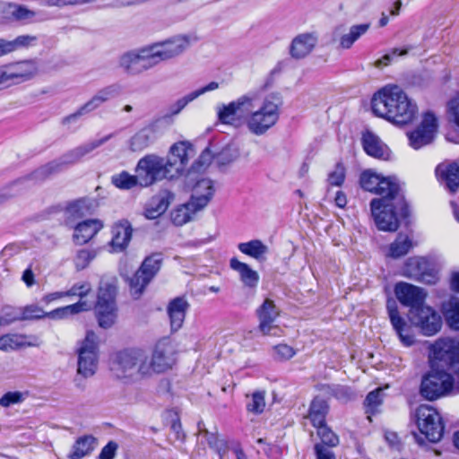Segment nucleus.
Instances as JSON below:
<instances>
[{
  "mask_svg": "<svg viewBox=\"0 0 459 459\" xmlns=\"http://www.w3.org/2000/svg\"><path fill=\"white\" fill-rule=\"evenodd\" d=\"M201 95V89L195 90L183 98L177 100L169 108V115L176 116L190 102L196 100Z\"/></svg>",
  "mask_w": 459,
  "mask_h": 459,
  "instance_id": "3c124183",
  "label": "nucleus"
},
{
  "mask_svg": "<svg viewBox=\"0 0 459 459\" xmlns=\"http://www.w3.org/2000/svg\"><path fill=\"white\" fill-rule=\"evenodd\" d=\"M362 144L365 152L375 158L385 159L388 156V148L374 134L367 132L362 136Z\"/></svg>",
  "mask_w": 459,
  "mask_h": 459,
  "instance_id": "72a5a7b5",
  "label": "nucleus"
},
{
  "mask_svg": "<svg viewBox=\"0 0 459 459\" xmlns=\"http://www.w3.org/2000/svg\"><path fill=\"white\" fill-rule=\"evenodd\" d=\"M317 429V436L320 437L321 442L319 444H323L325 447H334L339 444L338 436L333 433L326 424L316 427Z\"/></svg>",
  "mask_w": 459,
  "mask_h": 459,
  "instance_id": "09e8293b",
  "label": "nucleus"
},
{
  "mask_svg": "<svg viewBox=\"0 0 459 459\" xmlns=\"http://www.w3.org/2000/svg\"><path fill=\"white\" fill-rule=\"evenodd\" d=\"M83 202L76 201L69 204L65 211L67 223L73 222L75 219L81 218L84 215L82 212Z\"/></svg>",
  "mask_w": 459,
  "mask_h": 459,
  "instance_id": "680f3d73",
  "label": "nucleus"
},
{
  "mask_svg": "<svg viewBox=\"0 0 459 459\" xmlns=\"http://www.w3.org/2000/svg\"><path fill=\"white\" fill-rule=\"evenodd\" d=\"M371 109L377 117L397 126L411 123L418 114L416 102L395 84L386 85L373 95Z\"/></svg>",
  "mask_w": 459,
  "mask_h": 459,
  "instance_id": "f03ea898",
  "label": "nucleus"
},
{
  "mask_svg": "<svg viewBox=\"0 0 459 459\" xmlns=\"http://www.w3.org/2000/svg\"><path fill=\"white\" fill-rule=\"evenodd\" d=\"M4 17L7 19L21 22H29L34 18L36 13L23 5L8 4L4 9Z\"/></svg>",
  "mask_w": 459,
  "mask_h": 459,
  "instance_id": "a19ab883",
  "label": "nucleus"
},
{
  "mask_svg": "<svg viewBox=\"0 0 459 459\" xmlns=\"http://www.w3.org/2000/svg\"><path fill=\"white\" fill-rule=\"evenodd\" d=\"M314 451L316 459H336L335 454L323 444H316Z\"/></svg>",
  "mask_w": 459,
  "mask_h": 459,
  "instance_id": "774afa93",
  "label": "nucleus"
},
{
  "mask_svg": "<svg viewBox=\"0 0 459 459\" xmlns=\"http://www.w3.org/2000/svg\"><path fill=\"white\" fill-rule=\"evenodd\" d=\"M317 42L318 36L316 32L300 33L291 40L290 55L294 59H303L314 50Z\"/></svg>",
  "mask_w": 459,
  "mask_h": 459,
  "instance_id": "a878e982",
  "label": "nucleus"
},
{
  "mask_svg": "<svg viewBox=\"0 0 459 459\" xmlns=\"http://www.w3.org/2000/svg\"><path fill=\"white\" fill-rule=\"evenodd\" d=\"M403 274L411 279L433 284L437 281V275L429 261L424 257H410L404 266Z\"/></svg>",
  "mask_w": 459,
  "mask_h": 459,
  "instance_id": "aec40b11",
  "label": "nucleus"
},
{
  "mask_svg": "<svg viewBox=\"0 0 459 459\" xmlns=\"http://www.w3.org/2000/svg\"><path fill=\"white\" fill-rule=\"evenodd\" d=\"M156 140V131L153 126H148L142 128L134 134L130 141V149L133 152H142Z\"/></svg>",
  "mask_w": 459,
  "mask_h": 459,
  "instance_id": "473e14b6",
  "label": "nucleus"
},
{
  "mask_svg": "<svg viewBox=\"0 0 459 459\" xmlns=\"http://www.w3.org/2000/svg\"><path fill=\"white\" fill-rule=\"evenodd\" d=\"M37 338L20 333H6L0 337V351H11L24 347L35 346Z\"/></svg>",
  "mask_w": 459,
  "mask_h": 459,
  "instance_id": "7c9ffc66",
  "label": "nucleus"
},
{
  "mask_svg": "<svg viewBox=\"0 0 459 459\" xmlns=\"http://www.w3.org/2000/svg\"><path fill=\"white\" fill-rule=\"evenodd\" d=\"M447 119L453 125L455 131L459 134V95L447 103Z\"/></svg>",
  "mask_w": 459,
  "mask_h": 459,
  "instance_id": "864d4df0",
  "label": "nucleus"
},
{
  "mask_svg": "<svg viewBox=\"0 0 459 459\" xmlns=\"http://www.w3.org/2000/svg\"><path fill=\"white\" fill-rule=\"evenodd\" d=\"M104 227L103 222L98 219H90L77 223L74 229L73 238L78 245L88 243Z\"/></svg>",
  "mask_w": 459,
  "mask_h": 459,
  "instance_id": "bb28decb",
  "label": "nucleus"
},
{
  "mask_svg": "<svg viewBox=\"0 0 459 459\" xmlns=\"http://www.w3.org/2000/svg\"><path fill=\"white\" fill-rule=\"evenodd\" d=\"M238 249L244 255H247L257 261L264 258L268 252V247L259 239H253L248 242H242L238 245Z\"/></svg>",
  "mask_w": 459,
  "mask_h": 459,
  "instance_id": "58836bf2",
  "label": "nucleus"
},
{
  "mask_svg": "<svg viewBox=\"0 0 459 459\" xmlns=\"http://www.w3.org/2000/svg\"><path fill=\"white\" fill-rule=\"evenodd\" d=\"M412 247L411 238L403 234H399L395 240L389 246V256L399 258L405 255Z\"/></svg>",
  "mask_w": 459,
  "mask_h": 459,
  "instance_id": "37998d69",
  "label": "nucleus"
},
{
  "mask_svg": "<svg viewBox=\"0 0 459 459\" xmlns=\"http://www.w3.org/2000/svg\"><path fill=\"white\" fill-rule=\"evenodd\" d=\"M431 351L438 364L422 378L421 395L428 400H436L450 393L459 394V375L455 379L450 373L438 368L446 366L451 371L459 372V337L440 338L432 345Z\"/></svg>",
  "mask_w": 459,
  "mask_h": 459,
  "instance_id": "f257e3e1",
  "label": "nucleus"
},
{
  "mask_svg": "<svg viewBox=\"0 0 459 459\" xmlns=\"http://www.w3.org/2000/svg\"><path fill=\"white\" fill-rule=\"evenodd\" d=\"M97 335L89 331L77 350V374L84 378L91 377L98 368Z\"/></svg>",
  "mask_w": 459,
  "mask_h": 459,
  "instance_id": "9b49d317",
  "label": "nucleus"
},
{
  "mask_svg": "<svg viewBox=\"0 0 459 459\" xmlns=\"http://www.w3.org/2000/svg\"><path fill=\"white\" fill-rule=\"evenodd\" d=\"M318 390L324 394L335 397L342 402H347L353 397L351 390L345 385H320Z\"/></svg>",
  "mask_w": 459,
  "mask_h": 459,
  "instance_id": "a18cd8bd",
  "label": "nucleus"
},
{
  "mask_svg": "<svg viewBox=\"0 0 459 459\" xmlns=\"http://www.w3.org/2000/svg\"><path fill=\"white\" fill-rule=\"evenodd\" d=\"M345 179V168L342 163L338 162L334 170L329 173L327 181L330 186H341Z\"/></svg>",
  "mask_w": 459,
  "mask_h": 459,
  "instance_id": "13d9d810",
  "label": "nucleus"
},
{
  "mask_svg": "<svg viewBox=\"0 0 459 459\" xmlns=\"http://www.w3.org/2000/svg\"><path fill=\"white\" fill-rule=\"evenodd\" d=\"M280 315V309L276 307L273 300L265 299L261 306L256 309L258 317V329L264 335H277L279 328L274 325L276 318Z\"/></svg>",
  "mask_w": 459,
  "mask_h": 459,
  "instance_id": "412c9836",
  "label": "nucleus"
},
{
  "mask_svg": "<svg viewBox=\"0 0 459 459\" xmlns=\"http://www.w3.org/2000/svg\"><path fill=\"white\" fill-rule=\"evenodd\" d=\"M161 262L162 259L159 254H153L144 259L129 281L130 293L134 299H138L143 294L146 286L160 271Z\"/></svg>",
  "mask_w": 459,
  "mask_h": 459,
  "instance_id": "f8f14e48",
  "label": "nucleus"
},
{
  "mask_svg": "<svg viewBox=\"0 0 459 459\" xmlns=\"http://www.w3.org/2000/svg\"><path fill=\"white\" fill-rule=\"evenodd\" d=\"M201 209V199L192 197L185 204L178 206L171 213V220L175 225L181 226L190 221Z\"/></svg>",
  "mask_w": 459,
  "mask_h": 459,
  "instance_id": "cd10ccee",
  "label": "nucleus"
},
{
  "mask_svg": "<svg viewBox=\"0 0 459 459\" xmlns=\"http://www.w3.org/2000/svg\"><path fill=\"white\" fill-rule=\"evenodd\" d=\"M118 95V89L114 86H108L99 91L87 103L80 109V113L92 111L99 108L101 104Z\"/></svg>",
  "mask_w": 459,
  "mask_h": 459,
  "instance_id": "c9c22d12",
  "label": "nucleus"
},
{
  "mask_svg": "<svg viewBox=\"0 0 459 459\" xmlns=\"http://www.w3.org/2000/svg\"><path fill=\"white\" fill-rule=\"evenodd\" d=\"M95 438L91 436L79 437L73 446L70 459H82L89 455L94 448Z\"/></svg>",
  "mask_w": 459,
  "mask_h": 459,
  "instance_id": "79ce46f5",
  "label": "nucleus"
},
{
  "mask_svg": "<svg viewBox=\"0 0 459 459\" xmlns=\"http://www.w3.org/2000/svg\"><path fill=\"white\" fill-rule=\"evenodd\" d=\"M23 396L20 392H9L0 398V404L8 407L12 404L19 403L22 401Z\"/></svg>",
  "mask_w": 459,
  "mask_h": 459,
  "instance_id": "338daca9",
  "label": "nucleus"
},
{
  "mask_svg": "<svg viewBox=\"0 0 459 459\" xmlns=\"http://www.w3.org/2000/svg\"><path fill=\"white\" fill-rule=\"evenodd\" d=\"M113 136L112 134H108L99 140H94L90 143H84L81 146H78L73 150H71L69 152H67L63 158H62V164H73L77 161H79L82 157L87 155L88 153L91 152L96 148L101 146L105 143H107L111 137Z\"/></svg>",
  "mask_w": 459,
  "mask_h": 459,
  "instance_id": "c85d7f7f",
  "label": "nucleus"
},
{
  "mask_svg": "<svg viewBox=\"0 0 459 459\" xmlns=\"http://www.w3.org/2000/svg\"><path fill=\"white\" fill-rule=\"evenodd\" d=\"M135 173H138L141 186H150L163 179H176L167 159L156 154H147L141 158Z\"/></svg>",
  "mask_w": 459,
  "mask_h": 459,
  "instance_id": "423d86ee",
  "label": "nucleus"
},
{
  "mask_svg": "<svg viewBox=\"0 0 459 459\" xmlns=\"http://www.w3.org/2000/svg\"><path fill=\"white\" fill-rule=\"evenodd\" d=\"M254 99L243 95L228 104L217 108L218 119L221 124L238 128L247 124V116L253 108Z\"/></svg>",
  "mask_w": 459,
  "mask_h": 459,
  "instance_id": "1a4fd4ad",
  "label": "nucleus"
},
{
  "mask_svg": "<svg viewBox=\"0 0 459 459\" xmlns=\"http://www.w3.org/2000/svg\"><path fill=\"white\" fill-rule=\"evenodd\" d=\"M197 41L198 37L196 35H178L160 44L152 46L151 49L152 50L156 63L158 64L160 61L179 56Z\"/></svg>",
  "mask_w": 459,
  "mask_h": 459,
  "instance_id": "ddd939ff",
  "label": "nucleus"
},
{
  "mask_svg": "<svg viewBox=\"0 0 459 459\" xmlns=\"http://www.w3.org/2000/svg\"><path fill=\"white\" fill-rule=\"evenodd\" d=\"M408 319L411 325L420 329L426 336L436 334L442 326L441 316L425 303L418 308L409 310Z\"/></svg>",
  "mask_w": 459,
  "mask_h": 459,
  "instance_id": "2eb2a0df",
  "label": "nucleus"
},
{
  "mask_svg": "<svg viewBox=\"0 0 459 459\" xmlns=\"http://www.w3.org/2000/svg\"><path fill=\"white\" fill-rule=\"evenodd\" d=\"M116 287L108 284L101 286L99 290L96 313L99 325L102 328L111 327L117 319V308L115 304Z\"/></svg>",
  "mask_w": 459,
  "mask_h": 459,
  "instance_id": "4468645a",
  "label": "nucleus"
},
{
  "mask_svg": "<svg viewBox=\"0 0 459 459\" xmlns=\"http://www.w3.org/2000/svg\"><path fill=\"white\" fill-rule=\"evenodd\" d=\"M359 182L366 191L381 195L380 198L394 197L398 204L403 205V193L395 178L383 177L371 170H365L360 175Z\"/></svg>",
  "mask_w": 459,
  "mask_h": 459,
  "instance_id": "0eeeda50",
  "label": "nucleus"
},
{
  "mask_svg": "<svg viewBox=\"0 0 459 459\" xmlns=\"http://www.w3.org/2000/svg\"><path fill=\"white\" fill-rule=\"evenodd\" d=\"M37 37L32 35H21L16 37L13 40H7V48L9 54L23 48L32 46L36 43Z\"/></svg>",
  "mask_w": 459,
  "mask_h": 459,
  "instance_id": "8fccbe9b",
  "label": "nucleus"
},
{
  "mask_svg": "<svg viewBox=\"0 0 459 459\" xmlns=\"http://www.w3.org/2000/svg\"><path fill=\"white\" fill-rule=\"evenodd\" d=\"M437 127V118L435 114L430 111L424 113L418 127L407 134L410 145L417 150L429 144L434 140Z\"/></svg>",
  "mask_w": 459,
  "mask_h": 459,
  "instance_id": "a211bd4d",
  "label": "nucleus"
},
{
  "mask_svg": "<svg viewBox=\"0 0 459 459\" xmlns=\"http://www.w3.org/2000/svg\"><path fill=\"white\" fill-rule=\"evenodd\" d=\"M92 288L88 281H80L74 284L68 290L65 291L66 297H79L81 300L91 292Z\"/></svg>",
  "mask_w": 459,
  "mask_h": 459,
  "instance_id": "5fc2aeb1",
  "label": "nucleus"
},
{
  "mask_svg": "<svg viewBox=\"0 0 459 459\" xmlns=\"http://www.w3.org/2000/svg\"><path fill=\"white\" fill-rule=\"evenodd\" d=\"M149 361L152 377L171 370L177 362L174 345L167 340L159 342L149 354Z\"/></svg>",
  "mask_w": 459,
  "mask_h": 459,
  "instance_id": "dca6fc26",
  "label": "nucleus"
},
{
  "mask_svg": "<svg viewBox=\"0 0 459 459\" xmlns=\"http://www.w3.org/2000/svg\"><path fill=\"white\" fill-rule=\"evenodd\" d=\"M230 267L238 273L239 280L244 284V286L250 289H255L257 287L260 279L259 274L247 264L240 262L236 257H232L230 260Z\"/></svg>",
  "mask_w": 459,
  "mask_h": 459,
  "instance_id": "c756f323",
  "label": "nucleus"
},
{
  "mask_svg": "<svg viewBox=\"0 0 459 459\" xmlns=\"http://www.w3.org/2000/svg\"><path fill=\"white\" fill-rule=\"evenodd\" d=\"M411 48H412L411 47H408V48H405L403 49L394 48L391 50V53L385 54L381 58L377 59L375 62V66L377 68H381L382 66H386L391 63L394 56H405L408 54L409 50H411Z\"/></svg>",
  "mask_w": 459,
  "mask_h": 459,
  "instance_id": "bf43d9fd",
  "label": "nucleus"
},
{
  "mask_svg": "<svg viewBox=\"0 0 459 459\" xmlns=\"http://www.w3.org/2000/svg\"><path fill=\"white\" fill-rule=\"evenodd\" d=\"M37 73V63L30 59L1 65L0 91L28 82L32 79Z\"/></svg>",
  "mask_w": 459,
  "mask_h": 459,
  "instance_id": "6e6552de",
  "label": "nucleus"
},
{
  "mask_svg": "<svg viewBox=\"0 0 459 459\" xmlns=\"http://www.w3.org/2000/svg\"><path fill=\"white\" fill-rule=\"evenodd\" d=\"M327 412V403L320 397L314 398L310 404L308 418L315 428L325 424Z\"/></svg>",
  "mask_w": 459,
  "mask_h": 459,
  "instance_id": "e433bc0d",
  "label": "nucleus"
},
{
  "mask_svg": "<svg viewBox=\"0 0 459 459\" xmlns=\"http://www.w3.org/2000/svg\"><path fill=\"white\" fill-rule=\"evenodd\" d=\"M112 183L120 189H131L136 185H140V180L138 178V173L133 176L124 171L113 176Z\"/></svg>",
  "mask_w": 459,
  "mask_h": 459,
  "instance_id": "de8ad7c7",
  "label": "nucleus"
},
{
  "mask_svg": "<svg viewBox=\"0 0 459 459\" xmlns=\"http://www.w3.org/2000/svg\"><path fill=\"white\" fill-rule=\"evenodd\" d=\"M215 192V182L210 178H203V209L213 198Z\"/></svg>",
  "mask_w": 459,
  "mask_h": 459,
  "instance_id": "e2e57ef3",
  "label": "nucleus"
},
{
  "mask_svg": "<svg viewBox=\"0 0 459 459\" xmlns=\"http://www.w3.org/2000/svg\"><path fill=\"white\" fill-rule=\"evenodd\" d=\"M203 436H205L209 446L218 453L224 448L225 442L218 437L217 433H209L206 429H203Z\"/></svg>",
  "mask_w": 459,
  "mask_h": 459,
  "instance_id": "69168bd1",
  "label": "nucleus"
},
{
  "mask_svg": "<svg viewBox=\"0 0 459 459\" xmlns=\"http://www.w3.org/2000/svg\"><path fill=\"white\" fill-rule=\"evenodd\" d=\"M187 307L188 304L183 298H176L169 302L168 306V314L170 320V326L173 331H178L181 328Z\"/></svg>",
  "mask_w": 459,
  "mask_h": 459,
  "instance_id": "2f4dec72",
  "label": "nucleus"
},
{
  "mask_svg": "<svg viewBox=\"0 0 459 459\" xmlns=\"http://www.w3.org/2000/svg\"><path fill=\"white\" fill-rule=\"evenodd\" d=\"M199 161H195L185 177V183L188 188H195L201 181V173L199 172Z\"/></svg>",
  "mask_w": 459,
  "mask_h": 459,
  "instance_id": "052dcab7",
  "label": "nucleus"
},
{
  "mask_svg": "<svg viewBox=\"0 0 459 459\" xmlns=\"http://www.w3.org/2000/svg\"><path fill=\"white\" fill-rule=\"evenodd\" d=\"M47 317V312L38 305L31 304L14 310L11 317L12 323L15 321L36 320Z\"/></svg>",
  "mask_w": 459,
  "mask_h": 459,
  "instance_id": "ea45409f",
  "label": "nucleus"
},
{
  "mask_svg": "<svg viewBox=\"0 0 459 459\" xmlns=\"http://www.w3.org/2000/svg\"><path fill=\"white\" fill-rule=\"evenodd\" d=\"M386 309L393 328L404 346H411L414 343L413 335L408 333L409 327L405 320L400 316L396 301L389 299L386 302Z\"/></svg>",
  "mask_w": 459,
  "mask_h": 459,
  "instance_id": "393cba45",
  "label": "nucleus"
},
{
  "mask_svg": "<svg viewBox=\"0 0 459 459\" xmlns=\"http://www.w3.org/2000/svg\"><path fill=\"white\" fill-rule=\"evenodd\" d=\"M133 234V228L127 220H120L111 227V239L108 243L110 252H122L128 247Z\"/></svg>",
  "mask_w": 459,
  "mask_h": 459,
  "instance_id": "b1692460",
  "label": "nucleus"
},
{
  "mask_svg": "<svg viewBox=\"0 0 459 459\" xmlns=\"http://www.w3.org/2000/svg\"><path fill=\"white\" fill-rule=\"evenodd\" d=\"M157 65L152 50L143 48L126 52L119 58V66L128 74H139Z\"/></svg>",
  "mask_w": 459,
  "mask_h": 459,
  "instance_id": "f3484780",
  "label": "nucleus"
},
{
  "mask_svg": "<svg viewBox=\"0 0 459 459\" xmlns=\"http://www.w3.org/2000/svg\"><path fill=\"white\" fill-rule=\"evenodd\" d=\"M394 294L402 305L410 307L409 310L423 305L427 297L422 288L407 282H398L394 287Z\"/></svg>",
  "mask_w": 459,
  "mask_h": 459,
  "instance_id": "5701e85b",
  "label": "nucleus"
},
{
  "mask_svg": "<svg viewBox=\"0 0 459 459\" xmlns=\"http://www.w3.org/2000/svg\"><path fill=\"white\" fill-rule=\"evenodd\" d=\"M195 153L193 144L187 141L178 142L170 146L166 159L176 179L183 175L186 165Z\"/></svg>",
  "mask_w": 459,
  "mask_h": 459,
  "instance_id": "6ab92c4d",
  "label": "nucleus"
},
{
  "mask_svg": "<svg viewBox=\"0 0 459 459\" xmlns=\"http://www.w3.org/2000/svg\"><path fill=\"white\" fill-rule=\"evenodd\" d=\"M403 205L394 197L374 198L370 202L371 214L379 230L394 232L400 225V219L409 215L408 204L403 195Z\"/></svg>",
  "mask_w": 459,
  "mask_h": 459,
  "instance_id": "20e7f679",
  "label": "nucleus"
},
{
  "mask_svg": "<svg viewBox=\"0 0 459 459\" xmlns=\"http://www.w3.org/2000/svg\"><path fill=\"white\" fill-rule=\"evenodd\" d=\"M265 407V392L255 391L251 395V401L247 403V409L255 414L262 413Z\"/></svg>",
  "mask_w": 459,
  "mask_h": 459,
  "instance_id": "603ef678",
  "label": "nucleus"
},
{
  "mask_svg": "<svg viewBox=\"0 0 459 459\" xmlns=\"http://www.w3.org/2000/svg\"><path fill=\"white\" fill-rule=\"evenodd\" d=\"M382 390L380 388L369 392L364 401V405L367 408V412L373 413L377 409V407L382 403Z\"/></svg>",
  "mask_w": 459,
  "mask_h": 459,
  "instance_id": "6e6d98bb",
  "label": "nucleus"
},
{
  "mask_svg": "<svg viewBox=\"0 0 459 459\" xmlns=\"http://www.w3.org/2000/svg\"><path fill=\"white\" fill-rule=\"evenodd\" d=\"M98 249L93 248H82L78 250L74 258V264L76 270L81 271L87 268L89 264L91 263V261L95 259V257L98 255Z\"/></svg>",
  "mask_w": 459,
  "mask_h": 459,
  "instance_id": "49530a36",
  "label": "nucleus"
},
{
  "mask_svg": "<svg viewBox=\"0 0 459 459\" xmlns=\"http://www.w3.org/2000/svg\"><path fill=\"white\" fill-rule=\"evenodd\" d=\"M371 24L369 22L352 25L349 31L342 34L339 39V46L343 49L351 48L353 44L368 32Z\"/></svg>",
  "mask_w": 459,
  "mask_h": 459,
  "instance_id": "4c0bfd02",
  "label": "nucleus"
},
{
  "mask_svg": "<svg viewBox=\"0 0 459 459\" xmlns=\"http://www.w3.org/2000/svg\"><path fill=\"white\" fill-rule=\"evenodd\" d=\"M273 356L276 360H288L290 359L295 354V350L285 343H281L273 347Z\"/></svg>",
  "mask_w": 459,
  "mask_h": 459,
  "instance_id": "4d7b16f0",
  "label": "nucleus"
},
{
  "mask_svg": "<svg viewBox=\"0 0 459 459\" xmlns=\"http://www.w3.org/2000/svg\"><path fill=\"white\" fill-rule=\"evenodd\" d=\"M281 100L278 94H272L264 99L262 106L247 116V126L255 134L262 135L273 127L280 117Z\"/></svg>",
  "mask_w": 459,
  "mask_h": 459,
  "instance_id": "39448f33",
  "label": "nucleus"
},
{
  "mask_svg": "<svg viewBox=\"0 0 459 459\" xmlns=\"http://www.w3.org/2000/svg\"><path fill=\"white\" fill-rule=\"evenodd\" d=\"M415 421L420 430L429 442H438L444 434V423L437 411L429 405L421 404L415 411Z\"/></svg>",
  "mask_w": 459,
  "mask_h": 459,
  "instance_id": "9d476101",
  "label": "nucleus"
},
{
  "mask_svg": "<svg viewBox=\"0 0 459 459\" xmlns=\"http://www.w3.org/2000/svg\"><path fill=\"white\" fill-rule=\"evenodd\" d=\"M445 316L448 325L453 329L459 330V301L452 304Z\"/></svg>",
  "mask_w": 459,
  "mask_h": 459,
  "instance_id": "0e129e2a",
  "label": "nucleus"
},
{
  "mask_svg": "<svg viewBox=\"0 0 459 459\" xmlns=\"http://www.w3.org/2000/svg\"><path fill=\"white\" fill-rule=\"evenodd\" d=\"M437 169L445 178L450 192L455 193L459 188V160L449 164L445 170H440V167Z\"/></svg>",
  "mask_w": 459,
  "mask_h": 459,
  "instance_id": "c03bdc74",
  "label": "nucleus"
},
{
  "mask_svg": "<svg viewBox=\"0 0 459 459\" xmlns=\"http://www.w3.org/2000/svg\"><path fill=\"white\" fill-rule=\"evenodd\" d=\"M113 376L126 384L138 383L152 377L149 353L141 349H129L117 352L111 359Z\"/></svg>",
  "mask_w": 459,
  "mask_h": 459,
  "instance_id": "7ed1b4c3",
  "label": "nucleus"
},
{
  "mask_svg": "<svg viewBox=\"0 0 459 459\" xmlns=\"http://www.w3.org/2000/svg\"><path fill=\"white\" fill-rule=\"evenodd\" d=\"M239 157V151L235 145H227L221 151L210 144L203 150V167L215 163L218 167L227 166Z\"/></svg>",
  "mask_w": 459,
  "mask_h": 459,
  "instance_id": "4be33fe9",
  "label": "nucleus"
},
{
  "mask_svg": "<svg viewBox=\"0 0 459 459\" xmlns=\"http://www.w3.org/2000/svg\"><path fill=\"white\" fill-rule=\"evenodd\" d=\"M170 204V195L168 193L159 194L150 200L145 208V216L148 219H156L163 214Z\"/></svg>",
  "mask_w": 459,
  "mask_h": 459,
  "instance_id": "f704fd0d",
  "label": "nucleus"
}]
</instances>
